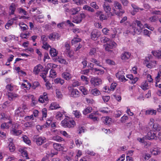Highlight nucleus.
Instances as JSON below:
<instances>
[{
    "label": "nucleus",
    "mask_w": 161,
    "mask_h": 161,
    "mask_svg": "<svg viewBox=\"0 0 161 161\" xmlns=\"http://www.w3.org/2000/svg\"><path fill=\"white\" fill-rule=\"evenodd\" d=\"M103 8L108 17L114 16L115 15H118L119 13L116 11L114 8H112L106 2L103 5Z\"/></svg>",
    "instance_id": "obj_1"
},
{
    "label": "nucleus",
    "mask_w": 161,
    "mask_h": 161,
    "mask_svg": "<svg viewBox=\"0 0 161 161\" xmlns=\"http://www.w3.org/2000/svg\"><path fill=\"white\" fill-rule=\"evenodd\" d=\"M61 125L65 128H72L76 125L75 121L68 117H66L61 122Z\"/></svg>",
    "instance_id": "obj_2"
},
{
    "label": "nucleus",
    "mask_w": 161,
    "mask_h": 161,
    "mask_svg": "<svg viewBox=\"0 0 161 161\" xmlns=\"http://www.w3.org/2000/svg\"><path fill=\"white\" fill-rule=\"evenodd\" d=\"M136 23H132L128 27L127 30L125 31V33L127 34H132L134 35L135 34H139L141 32V30L138 31V29H136L135 27Z\"/></svg>",
    "instance_id": "obj_3"
},
{
    "label": "nucleus",
    "mask_w": 161,
    "mask_h": 161,
    "mask_svg": "<svg viewBox=\"0 0 161 161\" xmlns=\"http://www.w3.org/2000/svg\"><path fill=\"white\" fill-rule=\"evenodd\" d=\"M144 64L149 68H152L156 64V62L153 60L151 55L146 58L144 62Z\"/></svg>",
    "instance_id": "obj_4"
},
{
    "label": "nucleus",
    "mask_w": 161,
    "mask_h": 161,
    "mask_svg": "<svg viewBox=\"0 0 161 161\" xmlns=\"http://www.w3.org/2000/svg\"><path fill=\"white\" fill-rule=\"evenodd\" d=\"M114 8L116 10V11L119 13V14L117 15L118 16H120L125 13V11L122 9L121 4L118 1L114 2Z\"/></svg>",
    "instance_id": "obj_5"
},
{
    "label": "nucleus",
    "mask_w": 161,
    "mask_h": 161,
    "mask_svg": "<svg viewBox=\"0 0 161 161\" xmlns=\"http://www.w3.org/2000/svg\"><path fill=\"white\" fill-rule=\"evenodd\" d=\"M71 71L69 68H67L65 71L62 74V77L66 80H69L72 77V75L71 74Z\"/></svg>",
    "instance_id": "obj_6"
},
{
    "label": "nucleus",
    "mask_w": 161,
    "mask_h": 161,
    "mask_svg": "<svg viewBox=\"0 0 161 161\" xmlns=\"http://www.w3.org/2000/svg\"><path fill=\"white\" fill-rule=\"evenodd\" d=\"M0 120L2 121L8 120V123L10 124H12V121L10 116L5 113H2L0 114Z\"/></svg>",
    "instance_id": "obj_7"
},
{
    "label": "nucleus",
    "mask_w": 161,
    "mask_h": 161,
    "mask_svg": "<svg viewBox=\"0 0 161 161\" xmlns=\"http://www.w3.org/2000/svg\"><path fill=\"white\" fill-rule=\"evenodd\" d=\"M85 14L84 13H81L77 16H75L73 18V22L77 24L80 23L83 18L86 17Z\"/></svg>",
    "instance_id": "obj_8"
},
{
    "label": "nucleus",
    "mask_w": 161,
    "mask_h": 161,
    "mask_svg": "<svg viewBox=\"0 0 161 161\" xmlns=\"http://www.w3.org/2000/svg\"><path fill=\"white\" fill-rule=\"evenodd\" d=\"M90 82L92 84L96 86L101 84L102 81V80L100 78L94 77L91 78Z\"/></svg>",
    "instance_id": "obj_9"
},
{
    "label": "nucleus",
    "mask_w": 161,
    "mask_h": 161,
    "mask_svg": "<svg viewBox=\"0 0 161 161\" xmlns=\"http://www.w3.org/2000/svg\"><path fill=\"white\" fill-rule=\"evenodd\" d=\"M101 35V32L98 30L95 29L92 31L91 35V38L94 40H96L97 38L100 37Z\"/></svg>",
    "instance_id": "obj_10"
},
{
    "label": "nucleus",
    "mask_w": 161,
    "mask_h": 161,
    "mask_svg": "<svg viewBox=\"0 0 161 161\" xmlns=\"http://www.w3.org/2000/svg\"><path fill=\"white\" fill-rule=\"evenodd\" d=\"M124 73L122 70L119 71L116 74V77L121 81L125 82L127 80L125 78Z\"/></svg>",
    "instance_id": "obj_11"
},
{
    "label": "nucleus",
    "mask_w": 161,
    "mask_h": 161,
    "mask_svg": "<svg viewBox=\"0 0 161 161\" xmlns=\"http://www.w3.org/2000/svg\"><path fill=\"white\" fill-rule=\"evenodd\" d=\"M18 6L17 4L14 3H12L10 5L9 11V15H13L14 14V12Z\"/></svg>",
    "instance_id": "obj_12"
},
{
    "label": "nucleus",
    "mask_w": 161,
    "mask_h": 161,
    "mask_svg": "<svg viewBox=\"0 0 161 161\" xmlns=\"http://www.w3.org/2000/svg\"><path fill=\"white\" fill-rule=\"evenodd\" d=\"M60 35L56 32H53L49 34L48 36L49 38L51 40L55 41L59 39Z\"/></svg>",
    "instance_id": "obj_13"
},
{
    "label": "nucleus",
    "mask_w": 161,
    "mask_h": 161,
    "mask_svg": "<svg viewBox=\"0 0 161 161\" xmlns=\"http://www.w3.org/2000/svg\"><path fill=\"white\" fill-rule=\"evenodd\" d=\"M48 99L47 96V93L46 92H44L43 95L40 96L39 99V102L41 103H43L45 102H47Z\"/></svg>",
    "instance_id": "obj_14"
},
{
    "label": "nucleus",
    "mask_w": 161,
    "mask_h": 161,
    "mask_svg": "<svg viewBox=\"0 0 161 161\" xmlns=\"http://www.w3.org/2000/svg\"><path fill=\"white\" fill-rule=\"evenodd\" d=\"M35 139L36 144L39 146L42 145L46 142V139L44 137H36Z\"/></svg>",
    "instance_id": "obj_15"
},
{
    "label": "nucleus",
    "mask_w": 161,
    "mask_h": 161,
    "mask_svg": "<svg viewBox=\"0 0 161 161\" xmlns=\"http://www.w3.org/2000/svg\"><path fill=\"white\" fill-rule=\"evenodd\" d=\"M116 43L114 42L110 41L109 43H107L105 49L107 51H111L109 49H112L115 47Z\"/></svg>",
    "instance_id": "obj_16"
},
{
    "label": "nucleus",
    "mask_w": 161,
    "mask_h": 161,
    "mask_svg": "<svg viewBox=\"0 0 161 161\" xmlns=\"http://www.w3.org/2000/svg\"><path fill=\"white\" fill-rule=\"evenodd\" d=\"M146 138L149 140L157 139L156 134L152 131H150L148 132Z\"/></svg>",
    "instance_id": "obj_17"
},
{
    "label": "nucleus",
    "mask_w": 161,
    "mask_h": 161,
    "mask_svg": "<svg viewBox=\"0 0 161 161\" xmlns=\"http://www.w3.org/2000/svg\"><path fill=\"white\" fill-rule=\"evenodd\" d=\"M131 54L128 52H125L122 53L121 55V58L123 60H126L130 57Z\"/></svg>",
    "instance_id": "obj_18"
},
{
    "label": "nucleus",
    "mask_w": 161,
    "mask_h": 161,
    "mask_svg": "<svg viewBox=\"0 0 161 161\" xmlns=\"http://www.w3.org/2000/svg\"><path fill=\"white\" fill-rule=\"evenodd\" d=\"M15 115L17 117H22L24 115V112L22 108H19L16 110Z\"/></svg>",
    "instance_id": "obj_19"
},
{
    "label": "nucleus",
    "mask_w": 161,
    "mask_h": 161,
    "mask_svg": "<svg viewBox=\"0 0 161 161\" xmlns=\"http://www.w3.org/2000/svg\"><path fill=\"white\" fill-rule=\"evenodd\" d=\"M80 96L79 92L76 89H73L71 92L70 96L73 97H77Z\"/></svg>",
    "instance_id": "obj_20"
},
{
    "label": "nucleus",
    "mask_w": 161,
    "mask_h": 161,
    "mask_svg": "<svg viewBox=\"0 0 161 161\" xmlns=\"http://www.w3.org/2000/svg\"><path fill=\"white\" fill-rule=\"evenodd\" d=\"M43 69V67L40 64H38L36 66L34 69L33 72L36 74H37Z\"/></svg>",
    "instance_id": "obj_21"
},
{
    "label": "nucleus",
    "mask_w": 161,
    "mask_h": 161,
    "mask_svg": "<svg viewBox=\"0 0 161 161\" xmlns=\"http://www.w3.org/2000/svg\"><path fill=\"white\" fill-rule=\"evenodd\" d=\"M59 105L56 103L53 102L50 105L49 108L52 110H55L60 108Z\"/></svg>",
    "instance_id": "obj_22"
},
{
    "label": "nucleus",
    "mask_w": 161,
    "mask_h": 161,
    "mask_svg": "<svg viewBox=\"0 0 161 161\" xmlns=\"http://www.w3.org/2000/svg\"><path fill=\"white\" fill-rule=\"evenodd\" d=\"M157 113V111L153 109L149 108L146 110L145 114L146 115H155Z\"/></svg>",
    "instance_id": "obj_23"
},
{
    "label": "nucleus",
    "mask_w": 161,
    "mask_h": 161,
    "mask_svg": "<svg viewBox=\"0 0 161 161\" xmlns=\"http://www.w3.org/2000/svg\"><path fill=\"white\" fill-rule=\"evenodd\" d=\"M92 72L94 73L96 75H100L103 74L104 72V71L103 69L95 68L92 71Z\"/></svg>",
    "instance_id": "obj_24"
},
{
    "label": "nucleus",
    "mask_w": 161,
    "mask_h": 161,
    "mask_svg": "<svg viewBox=\"0 0 161 161\" xmlns=\"http://www.w3.org/2000/svg\"><path fill=\"white\" fill-rule=\"evenodd\" d=\"M80 11L79 7L73 8L70 10V12L72 15H75L77 14Z\"/></svg>",
    "instance_id": "obj_25"
},
{
    "label": "nucleus",
    "mask_w": 161,
    "mask_h": 161,
    "mask_svg": "<svg viewBox=\"0 0 161 161\" xmlns=\"http://www.w3.org/2000/svg\"><path fill=\"white\" fill-rule=\"evenodd\" d=\"M8 99L10 101H12L14 100L18 97V95L16 94L9 92L8 93Z\"/></svg>",
    "instance_id": "obj_26"
},
{
    "label": "nucleus",
    "mask_w": 161,
    "mask_h": 161,
    "mask_svg": "<svg viewBox=\"0 0 161 161\" xmlns=\"http://www.w3.org/2000/svg\"><path fill=\"white\" fill-rule=\"evenodd\" d=\"M11 133L14 136H19L22 133L21 130H18V129H15L14 130H11Z\"/></svg>",
    "instance_id": "obj_27"
},
{
    "label": "nucleus",
    "mask_w": 161,
    "mask_h": 161,
    "mask_svg": "<svg viewBox=\"0 0 161 161\" xmlns=\"http://www.w3.org/2000/svg\"><path fill=\"white\" fill-rule=\"evenodd\" d=\"M19 151L21 153L23 157L26 158V159H29L28 157L27 153L25 149L20 148Z\"/></svg>",
    "instance_id": "obj_28"
},
{
    "label": "nucleus",
    "mask_w": 161,
    "mask_h": 161,
    "mask_svg": "<svg viewBox=\"0 0 161 161\" xmlns=\"http://www.w3.org/2000/svg\"><path fill=\"white\" fill-rule=\"evenodd\" d=\"M153 129L154 131H158L161 129V126L158 124L156 123H154L153 125Z\"/></svg>",
    "instance_id": "obj_29"
},
{
    "label": "nucleus",
    "mask_w": 161,
    "mask_h": 161,
    "mask_svg": "<svg viewBox=\"0 0 161 161\" xmlns=\"http://www.w3.org/2000/svg\"><path fill=\"white\" fill-rule=\"evenodd\" d=\"M75 117L76 118H79L81 117L82 115L79 111L77 110H74L72 112Z\"/></svg>",
    "instance_id": "obj_30"
},
{
    "label": "nucleus",
    "mask_w": 161,
    "mask_h": 161,
    "mask_svg": "<svg viewBox=\"0 0 161 161\" xmlns=\"http://www.w3.org/2000/svg\"><path fill=\"white\" fill-rule=\"evenodd\" d=\"M90 93L94 96H98L100 94V91L97 88L92 89L90 91Z\"/></svg>",
    "instance_id": "obj_31"
},
{
    "label": "nucleus",
    "mask_w": 161,
    "mask_h": 161,
    "mask_svg": "<svg viewBox=\"0 0 161 161\" xmlns=\"http://www.w3.org/2000/svg\"><path fill=\"white\" fill-rule=\"evenodd\" d=\"M135 22L137 24V26L139 27V29H137L138 31H139L141 30V32L142 29L144 28V25L142 24L141 22L139 20H136Z\"/></svg>",
    "instance_id": "obj_32"
},
{
    "label": "nucleus",
    "mask_w": 161,
    "mask_h": 161,
    "mask_svg": "<svg viewBox=\"0 0 161 161\" xmlns=\"http://www.w3.org/2000/svg\"><path fill=\"white\" fill-rule=\"evenodd\" d=\"M160 76L157 75L156 78V86L159 88L161 87V79L160 78Z\"/></svg>",
    "instance_id": "obj_33"
},
{
    "label": "nucleus",
    "mask_w": 161,
    "mask_h": 161,
    "mask_svg": "<svg viewBox=\"0 0 161 161\" xmlns=\"http://www.w3.org/2000/svg\"><path fill=\"white\" fill-rule=\"evenodd\" d=\"M53 147L57 151H60L63 149V147L61 145L57 143H54Z\"/></svg>",
    "instance_id": "obj_34"
},
{
    "label": "nucleus",
    "mask_w": 161,
    "mask_h": 161,
    "mask_svg": "<svg viewBox=\"0 0 161 161\" xmlns=\"http://www.w3.org/2000/svg\"><path fill=\"white\" fill-rule=\"evenodd\" d=\"M152 53L154 56L159 58H161V51H152Z\"/></svg>",
    "instance_id": "obj_35"
},
{
    "label": "nucleus",
    "mask_w": 161,
    "mask_h": 161,
    "mask_svg": "<svg viewBox=\"0 0 161 161\" xmlns=\"http://www.w3.org/2000/svg\"><path fill=\"white\" fill-rule=\"evenodd\" d=\"M22 138L25 143L28 145H31V141L27 136L25 135H24Z\"/></svg>",
    "instance_id": "obj_36"
},
{
    "label": "nucleus",
    "mask_w": 161,
    "mask_h": 161,
    "mask_svg": "<svg viewBox=\"0 0 161 161\" xmlns=\"http://www.w3.org/2000/svg\"><path fill=\"white\" fill-rule=\"evenodd\" d=\"M103 120L104 124L106 125H109L111 122V119L108 117L103 118Z\"/></svg>",
    "instance_id": "obj_37"
},
{
    "label": "nucleus",
    "mask_w": 161,
    "mask_h": 161,
    "mask_svg": "<svg viewBox=\"0 0 161 161\" xmlns=\"http://www.w3.org/2000/svg\"><path fill=\"white\" fill-rule=\"evenodd\" d=\"M150 152L152 154L156 155L160 153V152L157 148H152L150 149Z\"/></svg>",
    "instance_id": "obj_38"
},
{
    "label": "nucleus",
    "mask_w": 161,
    "mask_h": 161,
    "mask_svg": "<svg viewBox=\"0 0 161 161\" xmlns=\"http://www.w3.org/2000/svg\"><path fill=\"white\" fill-rule=\"evenodd\" d=\"M141 87L143 90H146L149 88V86L147 81L143 82L141 85Z\"/></svg>",
    "instance_id": "obj_39"
},
{
    "label": "nucleus",
    "mask_w": 161,
    "mask_h": 161,
    "mask_svg": "<svg viewBox=\"0 0 161 161\" xmlns=\"http://www.w3.org/2000/svg\"><path fill=\"white\" fill-rule=\"evenodd\" d=\"M54 82L55 84H60L62 85L64 83V81L60 78H57L54 79Z\"/></svg>",
    "instance_id": "obj_40"
},
{
    "label": "nucleus",
    "mask_w": 161,
    "mask_h": 161,
    "mask_svg": "<svg viewBox=\"0 0 161 161\" xmlns=\"http://www.w3.org/2000/svg\"><path fill=\"white\" fill-rule=\"evenodd\" d=\"M90 61L95 64L97 66L102 67L103 68L101 64H100V62L95 58H91L90 60Z\"/></svg>",
    "instance_id": "obj_41"
},
{
    "label": "nucleus",
    "mask_w": 161,
    "mask_h": 161,
    "mask_svg": "<svg viewBox=\"0 0 161 161\" xmlns=\"http://www.w3.org/2000/svg\"><path fill=\"white\" fill-rule=\"evenodd\" d=\"M50 54L52 57H55L57 55L58 52L54 48H52L50 50Z\"/></svg>",
    "instance_id": "obj_42"
},
{
    "label": "nucleus",
    "mask_w": 161,
    "mask_h": 161,
    "mask_svg": "<svg viewBox=\"0 0 161 161\" xmlns=\"http://www.w3.org/2000/svg\"><path fill=\"white\" fill-rule=\"evenodd\" d=\"M55 118L58 120H61L63 118V114L60 112H58L56 114Z\"/></svg>",
    "instance_id": "obj_43"
},
{
    "label": "nucleus",
    "mask_w": 161,
    "mask_h": 161,
    "mask_svg": "<svg viewBox=\"0 0 161 161\" xmlns=\"http://www.w3.org/2000/svg\"><path fill=\"white\" fill-rule=\"evenodd\" d=\"M92 108L91 107H88L85 108L83 111V113L84 115H86L92 112Z\"/></svg>",
    "instance_id": "obj_44"
},
{
    "label": "nucleus",
    "mask_w": 161,
    "mask_h": 161,
    "mask_svg": "<svg viewBox=\"0 0 161 161\" xmlns=\"http://www.w3.org/2000/svg\"><path fill=\"white\" fill-rule=\"evenodd\" d=\"M74 3L77 5H80L85 4V1L83 0H72Z\"/></svg>",
    "instance_id": "obj_45"
},
{
    "label": "nucleus",
    "mask_w": 161,
    "mask_h": 161,
    "mask_svg": "<svg viewBox=\"0 0 161 161\" xmlns=\"http://www.w3.org/2000/svg\"><path fill=\"white\" fill-rule=\"evenodd\" d=\"M83 9L87 10L88 11L90 12H94L95 11L94 9L87 5H84L83 6Z\"/></svg>",
    "instance_id": "obj_46"
},
{
    "label": "nucleus",
    "mask_w": 161,
    "mask_h": 161,
    "mask_svg": "<svg viewBox=\"0 0 161 161\" xmlns=\"http://www.w3.org/2000/svg\"><path fill=\"white\" fill-rule=\"evenodd\" d=\"M34 121L27 122L24 123V125L26 127H32L35 125Z\"/></svg>",
    "instance_id": "obj_47"
},
{
    "label": "nucleus",
    "mask_w": 161,
    "mask_h": 161,
    "mask_svg": "<svg viewBox=\"0 0 161 161\" xmlns=\"http://www.w3.org/2000/svg\"><path fill=\"white\" fill-rule=\"evenodd\" d=\"M81 41V39L78 38H74L71 41V43L72 45H75V44L78 43Z\"/></svg>",
    "instance_id": "obj_48"
},
{
    "label": "nucleus",
    "mask_w": 161,
    "mask_h": 161,
    "mask_svg": "<svg viewBox=\"0 0 161 161\" xmlns=\"http://www.w3.org/2000/svg\"><path fill=\"white\" fill-rule=\"evenodd\" d=\"M52 139L58 142H60L63 140V138L58 136H53L52 137Z\"/></svg>",
    "instance_id": "obj_49"
},
{
    "label": "nucleus",
    "mask_w": 161,
    "mask_h": 161,
    "mask_svg": "<svg viewBox=\"0 0 161 161\" xmlns=\"http://www.w3.org/2000/svg\"><path fill=\"white\" fill-rule=\"evenodd\" d=\"M9 123H2L1 126V127L2 129H8L9 128V126L8 125Z\"/></svg>",
    "instance_id": "obj_50"
},
{
    "label": "nucleus",
    "mask_w": 161,
    "mask_h": 161,
    "mask_svg": "<svg viewBox=\"0 0 161 161\" xmlns=\"http://www.w3.org/2000/svg\"><path fill=\"white\" fill-rule=\"evenodd\" d=\"M80 90L82 92L84 95H86L88 93V91L84 86H81L80 87Z\"/></svg>",
    "instance_id": "obj_51"
},
{
    "label": "nucleus",
    "mask_w": 161,
    "mask_h": 161,
    "mask_svg": "<svg viewBox=\"0 0 161 161\" xmlns=\"http://www.w3.org/2000/svg\"><path fill=\"white\" fill-rule=\"evenodd\" d=\"M56 73L54 69H51L50 71L49 77L51 78H54L56 77Z\"/></svg>",
    "instance_id": "obj_52"
},
{
    "label": "nucleus",
    "mask_w": 161,
    "mask_h": 161,
    "mask_svg": "<svg viewBox=\"0 0 161 161\" xmlns=\"http://www.w3.org/2000/svg\"><path fill=\"white\" fill-rule=\"evenodd\" d=\"M48 40L47 37L45 35H42L41 36V40L42 41V44H46Z\"/></svg>",
    "instance_id": "obj_53"
},
{
    "label": "nucleus",
    "mask_w": 161,
    "mask_h": 161,
    "mask_svg": "<svg viewBox=\"0 0 161 161\" xmlns=\"http://www.w3.org/2000/svg\"><path fill=\"white\" fill-rule=\"evenodd\" d=\"M57 66V65L56 64H53L52 63H49L47 64V66L46 67V69H47L48 70L51 68H56Z\"/></svg>",
    "instance_id": "obj_54"
},
{
    "label": "nucleus",
    "mask_w": 161,
    "mask_h": 161,
    "mask_svg": "<svg viewBox=\"0 0 161 161\" xmlns=\"http://www.w3.org/2000/svg\"><path fill=\"white\" fill-rule=\"evenodd\" d=\"M56 97L59 98H61L62 97V95L61 93L60 90L58 89H57L56 90Z\"/></svg>",
    "instance_id": "obj_55"
},
{
    "label": "nucleus",
    "mask_w": 161,
    "mask_h": 161,
    "mask_svg": "<svg viewBox=\"0 0 161 161\" xmlns=\"http://www.w3.org/2000/svg\"><path fill=\"white\" fill-rule=\"evenodd\" d=\"M88 117L90 119H92L94 121L97 120L98 118L96 117L94 115V114L92 113L89 114Z\"/></svg>",
    "instance_id": "obj_56"
},
{
    "label": "nucleus",
    "mask_w": 161,
    "mask_h": 161,
    "mask_svg": "<svg viewBox=\"0 0 161 161\" xmlns=\"http://www.w3.org/2000/svg\"><path fill=\"white\" fill-rule=\"evenodd\" d=\"M75 143L76 146L79 147H80V145L82 144V142L79 139L76 138L75 139Z\"/></svg>",
    "instance_id": "obj_57"
},
{
    "label": "nucleus",
    "mask_w": 161,
    "mask_h": 161,
    "mask_svg": "<svg viewBox=\"0 0 161 161\" xmlns=\"http://www.w3.org/2000/svg\"><path fill=\"white\" fill-rule=\"evenodd\" d=\"M60 133L63 136L67 138H69L70 137V135H69L65 131L60 130Z\"/></svg>",
    "instance_id": "obj_58"
},
{
    "label": "nucleus",
    "mask_w": 161,
    "mask_h": 161,
    "mask_svg": "<svg viewBox=\"0 0 161 161\" xmlns=\"http://www.w3.org/2000/svg\"><path fill=\"white\" fill-rule=\"evenodd\" d=\"M8 147L10 152H13L14 151L15 147L13 143H9L8 145Z\"/></svg>",
    "instance_id": "obj_59"
},
{
    "label": "nucleus",
    "mask_w": 161,
    "mask_h": 161,
    "mask_svg": "<svg viewBox=\"0 0 161 161\" xmlns=\"http://www.w3.org/2000/svg\"><path fill=\"white\" fill-rule=\"evenodd\" d=\"M18 10L19 13L22 14L24 15H26L27 14V13L26 11L21 8H18Z\"/></svg>",
    "instance_id": "obj_60"
},
{
    "label": "nucleus",
    "mask_w": 161,
    "mask_h": 161,
    "mask_svg": "<svg viewBox=\"0 0 161 161\" xmlns=\"http://www.w3.org/2000/svg\"><path fill=\"white\" fill-rule=\"evenodd\" d=\"M19 125L17 123H13L11 128V130L18 129Z\"/></svg>",
    "instance_id": "obj_61"
},
{
    "label": "nucleus",
    "mask_w": 161,
    "mask_h": 161,
    "mask_svg": "<svg viewBox=\"0 0 161 161\" xmlns=\"http://www.w3.org/2000/svg\"><path fill=\"white\" fill-rule=\"evenodd\" d=\"M90 5L95 9H97L99 8V7L97 4L95 2H92L90 3Z\"/></svg>",
    "instance_id": "obj_62"
},
{
    "label": "nucleus",
    "mask_w": 161,
    "mask_h": 161,
    "mask_svg": "<svg viewBox=\"0 0 161 161\" xmlns=\"http://www.w3.org/2000/svg\"><path fill=\"white\" fill-rule=\"evenodd\" d=\"M128 119V117L125 115H124L123 116L121 117L120 121L122 123H125L127 120Z\"/></svg>",
    "instance_id": "obj_63"
},
{
    "label": "nucleus",
    "mask_w": 161,
    "mask_h": 161,
    "mask_svg": "<svg viewBox=\"0 0 161 161\" xmlns=\"http://www.w3.org/2000/svg\"><path fill=\"white\" fill-rule=\"evenodd\" d=\"M158 17L157 16H153L149 18V20L151 22H155L157 20Z\"/></svg>",
    "instance_id": "obj_64"
}]
</instances>
